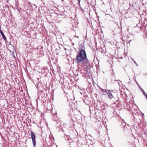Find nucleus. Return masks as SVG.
I'll return each instance as SVG.
<instances>
[{"instance_id": "nucleus-16", "label": "nucleus", "mask_w": 147, "mask_h": 147, "mask_svg": "<svg viewBox=\"0 0 147 147\" xmlns=\"http://www.w3.org/2000/svg\"><path fill=\"white\" fill-rule=\"evenodd\" d=\"M131 40H129V43H130V42H131Z\"/></svg>"}, {"instance_id": "nucleus-14", "label": "nucleus", "mask_w": 147, "mask_h": 147, "mask_svg": "<svg viewBox=\"0 0 147 147\" xmlns=\"http://www.w3.org/2000/svg\"><path fill=\"white\" fill-rule=\"evenodd\" d=\"M38 99H40V96H39V95H38Z\"/></svg>"}, {"instance_id": "nucleus-21", "label": "nucleus", "mask_w": 147, "mask_h": 147, "mask_svg": "<svg viewBox=\"0 0 147 147\" xmlns=\"http://www.w3.org/2000/svg\"><path fill=\"white\" fill-rule=\"evenodd\" d=\"M71 118V119L72 120H73V119H72V118Z\"/></svg>"}, {"instance_id": "nucleus-19", "label": "nucleus", "mask_w": 147, "mask_h": 147, "mask_svg": "<svg viewBox=\"0 0 147 147\" xmlns=\"http://www.w3.org/2000/svg\"><path fill=\"white\" fill-rule=\"evenodd\" d=\"M69 114L70 115V114H71V112H70V113H69Z\"/></svg>"}, {"instance_id": "nucleus-20", "label": "nucleus", "mask_w": 147, "mask_h": 147, "mask_svg": "<svg viewBox=\"0 0 147 147\" xmlns=\"http://www.w3.org/2000/svg\"><path fill=\"white\" fill-rule=\"evenodd\" d=\"M39 147H42V146H39Z\"/></svg>"}, {"instance_id": "nucleus-4", "label": "nucleus", "mask_w": 147, "mask_h": 147, "mask_svg": "<svg viewBox=\"0 0 147 147\" xmlns=\"http://www.w3.org/2000/svg\"><path fill=\"white\" fill-rule=\"evenodd\" d=\"M67 140H68L69 145H70V147H72L73 145L74 144L73 141L72 140V139H71L69 137V136H67Z\"/></svg>"}, {"instance_id": "nucleus-23", "label": "nucleus", "mask_w": 147, "mask_h": 147, "mask_svg": "<svg viewBox=\"0 0 147 147\" xmlns=\"http://www.w3.org/2000/svg\"><path fill=\"white\" fill-rule=\"evenodd\" d=\"M77 38H78V36H77Z\"/></svg>"}, {"instance_id": "nucleus-1", "label": "nucleus", "mask_w": 147, "mask_h": 147, "mask_svg": "<svg viewBox=\"0 0 147 147\" xmlns=\"http://www.w3.org/2000/svg\"><path fill=\"white\" fill-rule=\"evenodd\" d=\"M82 47V48H79V53L76 58L75 60L78 63L82 62L86 58H87L86 53L85 51L83 49L84 47Z\"/></svg>"}, {"instance_id": "nucleus-12", "label": "nucleus", "mask_w": 147, "mask_h": 147, "mask_svg": "<svg viewBox=\"0 0 147 147\" xmlns=\"http://www.w3.org/2000/svg\"><path fill=\"white\" fill-rule=\"evenodd\" d=\"M143 94H144V95H145V96H146V93L144 92V90H143Z\"/></svg>"}, {"instance_id": "nucleus-11", "label": "nucleus", "mask_w": 147, "mask_h": 147, "mask_svg": "<svg viewBox=\"0 0 147 147\" xmlns=\"http://www.w3.org/2000/svg\"><path fill=\"white\" fill-rule=\"evenodd\" d=\"M16 5V8H18V3H17Z\"/></svg>"}, {"instance_id": "nucleus-5", "label": "nucleus", "mask_w": 147, "mask_h": 147, "mask_svg": "<svg viewBox=\"0 0 147 147\" xmlns=\"http://www.w3.org/2000/svg\"><path fill=\"white\" fill-rule=\"evenodd\" d=\"M101 92L103 93V94L104 95H106L107 94L109 90H105L102 88H100Z\"/></svg>"}, {"instance_id": "nucleus-18", "label": "nucleus", "mask_w": 147, "mask_h": 147, "mask_svg": "<svg viewBox=\"0 0 147 147\" xmlns=\"http://www.w3.org/2000/svg\"><path fill=\"white\" fill-rule=\"evenodd\" d=\"M76 22L77 23V24L78 23V22L77 21H76Z\"/></svg>"}, {"instance_id": "nucleus-13", "label": "nucleus", "mask_w": 147, "mask_h": 147, "mask_svg": "<svg viewBox=\"0 0 147 147\" xmlns=\"http://www.w3.org/2000/svg\"><path fill=\"white\" fill-rule=\"evenodd\" d=\"M78 3L79 4V5H80V1L81 0H78Z\"/></svg>"}, {"instance_id": "nucleus-3", "label": "nucleus", "mask_w": 147, "mask_h": 147, "mask_svg": "<svg viewBox=\"0 0 147 147\" xmlns=\"http://www.w3.org/2000/svg\"><path fill=\"white\" fill-rule=\"evenodd\" d=\"M74 98H70V99H68V101L69 102V106L70 107V109H71V111L72 112H73V106L74 104L73 101H74Z\"/></svg>"}, {"instance_id": "nucleus-22", "label": "nucleus", "mask_w": 147, "mask_h": 147, "mask_svg": "<svg viewBox=\"0 0 147 147\" xmlns=\"http://www.w3.org/2000/svg\"><path fill=\"white\" fill-rule=\"evenodd\" d=\"M72 45H74V43L72 44Z\"/></svg>"}, {"instance_id": "nucleus-15", "label": "nucleus", "mask_w": 147, "mask_h": 147, "mask_svg": "<svg viewBox=\"0 0 147 147\" xmlns=\"http://www.w3.org/2000/svg\"><path fill=\"white\" fill-rule=\"evenodd\" d=\"M134 62L136 65H137V64L136 62L135 61H134Z\"/></svg>"}, {"instance_id": "nucleus-6", "label": "nucleus", "mask_w": 147, "mask_h": 147, "mask_svg": "<svg viewBox=\"0 0 147 147\" xmlns=\"http://www.w3.org/2000/svg\"><path fill=\"white\" fill-rule=\"evenodd\" d=\"M0 33L1 35L3 38L4 39V40L6 41L7 40L6 37L3 34V32L1 30V27H0Z\"/></svg>"}, {"instance_id": "nucleus-7", "label": "nucleus", "mask_w": 147, "mask_h": 147, "mask_svg": "<svg viewBox=\"0 0 147 147\" xmlns=\"http://www.w3.org/2000/svg\"><path fill=\"white\" fill-rule=\"evenodd\" d=\"M107 95L108 96L109 98L110 99H112L113 97V96L111 92H110L109 91V92L107 94Z\"/></svg>"}, {"instance_id": "nucleus-17", "label": "nucleus", "mask_w": 147, "mask_h": 147, "mask_svg": "<svg viewBox=\"0 0 147 147\" xmlns=\"http://www.w3.org/2000/svg\"><path fill=\"white\" fill-rule=\"evenodd\" d=\"M146 99H147V94H146Z\"/></svg>"}, {"instance_id": "nucleus-9", "label": "nucleus", "mask_w": 147, "mask_h": 147, "mask_svg": "<svg viewBox=\"0 0 147 147\" xmlns=\"http://www.w3.org/2000/svg\"><path fill=\"white\" fill-rule=\"evenodd\" d=\"M53 117H54V118H53V121H57L58 120L57 119L58 118L57 117H56V118H55L54 116H53Z\"/></svg>"}, {"instance_id": "nucleus-10", "label": "nucleus", "mask_w": 147, "mask_h": 147, "mask_svg": "<svg viewBox=\"0 0 147 147\" xmlns=\"http://www.w3.org/2000/svg\"><path fill=\"white\" fill-rule=\"evenodd\" d=\"M59 123H60V122H58L56 124V125L57 126H58V125H59L60 126H61V125H60Z\"/></svg>"}, {"instance_id": "nucleus-2", "label": "nucleus", "mask_w": 147, "mask_h": 147, "mask_svg": "<svg viewBox=\"0 0 147 147\" xmlns=\"http://www.w3.org/2000/svg\"><path fill=\"white\" fill-rule=\"evenodd\" d=\"M30 132H31V138L32 139V143L33 144L34 147H35L36 144V140H35L36 134H35L32 131H30Z\"/></svg>"}, {"instance_id": "nucleus-8", "label": "nucleus", "mask_w": 147, "mask_h": 147, "mask_svg": "<svg viewBox=\"0 0 147 147\" xmlns=\"http://www.w3.org/2000/svg\"><path fill=\"white\" fill-rule=\"evenodd\" d=\"M67 60L69 63V64H72L74 63V60H73L72 58L69 57V58H68L67 59Z\"/></svg>"}]
</instances>
